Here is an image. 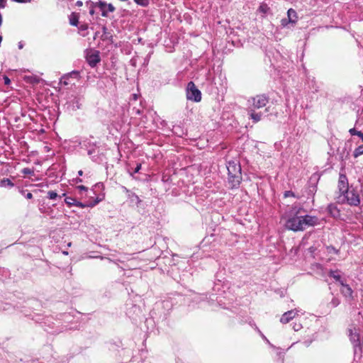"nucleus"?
<instances>
[{"instance_id": "nucleus-53", "label": "nucleus", "mask_w": 363, "mask_h": 363, "mask_svg": "<svg viewBox=\"0 0 363 363\" xmlns=\"http://www.w3.org/2000/svg\"><path fill=\"white\" fill-rule=\"evenodd\" d=\"M77 182H82V180L81 179H77Z\"/></svg>"}, {"instance_id": "nucleus-28", "label": "nucleus", "mask_w": 363, "mask_h": 363, "mask_svg": "<svg viewBox=\"0 0 363 363\" xmlns=\"http://www.w3.org/2000/svg\"><path fill=\"white\" fill-rule=\"evenodd\" d=\"M327 252L328 253H335L336 255H338L339 252H340V250L336 249L335 247L332 246V245H330V246H327Z\"/></svg>"}, {"instance_id": "nucleus-48", "label": "nucleus", "mask_w": 363, "mask_h": 363, "mask_svg": "<svg viewBox=\"0 0 363 363\" xmlns=\"http://www.w3.org/2000/svg\"><path fill=\"white\" fill-rule=\"evenodd\" d=\"M82 4H83V3H82V1H77L76 2V5H77V6H82Z\"/></svg>"}, {"instance_id": "nucleus-47", "label": "nucleus", "mask_w": 363, "mask_h": 363, "mask_svg": "<svg viewBox=\"0 0 363 363\" xmlns=\"http://www.w3.org/2000/svg\"><path fill=\"white\" fill-rule=\"evenodd\" d=\"M122 189L127 194V196L130 194V191L125 186H122Z\"/></svg>"}, {"instance_id": "nucleus-13", "label": "nucleus", "mask_w": 363, "mask_h": 363, "mask_svg": "<svg viewBox=\"0 0 363 363\" xmlns=\"http://www.w3.org/2000/svg\"><path fill=\"white\" fill-rule=\"evenodd\" d=\"M341 272L340 270H330L328 272V275L330 277L334 279L335 281L338 282L340 286L342 285V283H345L346 279L343 277H342L340 274Z\"/></svg>"}, {"instance_id": "nucleus-2", "label": "nucleus", "mask_w": 363, "mask_h": 363, "mask_svg": "<svg viewBox=\"0 0 363 363\" xmlns=\"http://www.w3.org/2000/svg\"><path fill=\"white\" fill-rule=\"evenodd\" d=\"M303 221V216H294L286 220L285 226L293 231L303 230L305 228Z\"/></svg>"}, {"instance_id": "nucleus-19", "label": "nucleus", "mask_w": 363, "mask_h": 363, "mask_svg": "<svg viewBox=\"0 0 363 363\" xmlns=\"http://www.w3.org/2000/svg\"><path fill=\"white\" fill-rule=\"evenodd\" d=\"M69 23L73 26H77L79 23V15L76 13H72L69 16Z\"/></svg>"}, {"instance_id": "nucleus-32", "label": "nucleus", "mask_w": 363, "mask_h": 363, "mask_svg": "<svg viewBox=\"0 0 363 363\" xmlns=\"http://www.w3.org/2000/svg\"><path fill=\"white\" fill-rule=\"evenodd\" d=\"M330 304L332 306V307L335 308L337 307L340 304V300L336 298L333 297L330 303Z\"/></svg>"}, {"instance_id": "nucleus-9", "label": "nucleus", "mask_w": 363, "mask_h": 363, "mask_svg": "<svg viewBox=\"0 0 363 363\" xmlns=\"http://www.w3.org/2000/svg\"><path fill=\"white\" fill-rule=\"evenodd\" d=\"M298 311L296 309L291 310L287 312H285L280 318V322L283 324L288 323L290 322L293 318L296 317V315H298Z\"/></svg>"}, {"instance_id": "nucleus-43", "label": "nucleus", "mask_w": 363, "mask_h": 363, "mask_svg": "<svg viewBox=\"0 0 363 363\" xmlns=\"http://www.w3.org/2000/svg\"><path fill=\"white\" fill-rule=\"evenodd\" d=\"M4 84L6 85H9L11 83L10 79L6 75L4 76Z\"/></svg>"}, {"instance_id": "nucleus-45", "label": "nucleus", "mask_w": 363, "mask_h": 363, "mask_svg": "<svg viewBox=\"0 0 363 363\" xmlns=\"http://www.w3.org/2000/svg\"><path fill=\"white\" fill-rule=\"evenodd\" d=\"M6 0H0V8L3 9L6 6Z\"/></svg>"}, {"instance_id": "nucleus-41", "label": "nucleus", "mask_w": 363, "mask_h": 363, "mask_svg": "<svg viewBox=\"0 0 363 363\" xmlns=\"http://www.w3.org/2000/svg\"><path fill=\"white\" fill-rule=\"evenodd\" d=\"M77 189L78 190H79L80 192L82 191H86L87 189H88L87 187H86V186H84L83 185H80V186H77Z\"/></svg>"}, {"instance_id": "nucleus-26", "label": "nucleus", "mask_w": 363, "mask_h": 363, "mask_svg": "<svg viewBox=\"0 0 363 363\" xmlns=\"http://www.w3.org/2000/svg\"><path fill=\"white\" fill-rule=\"evenodd\" d=\"M134 1L140 6H147L150 4V0H134Z\"/></svg>"}, {"instance_id": "nucleus-46", "label": "nucleus", "mask_w": 363, "mask_h": 363, "mask_svg": "<svg viewBox=\"0 0 363 363\" xmlns=\"http://www.w3.org/2000/svg\"><path fill=\"white\" fill-rule=\"evenodd\" d=\"M95 152H96V151H95V149H94V148H91V149H89V150H88L87 153H88V155H89V156H91V155H92L93 154H94V153H95Z\"/></svg>"}, {"instance_id": "nucleus-8", "label": "nucleus", "mask_w": 363, "mask_h": 363, "mask_svg": "<svg viewBox=\"0 0 363 363\" xmlns=\"http://www.w3.org/2000/svg\"><path fill=\"white\" fill-rule=\"evenodd\" d=\"M338 189L342 194L346 193L350 189L348 187L347 178L345 174H340L338 181Z\"/></svg>"}, {"instance_id": "nucleus-14", "label": "nucleus", "mask_w": 363, "mask_h": 363, "mask_svg": "<svg viewBox=\"0 0 363 363\" xmlns=\"http://www.w3.org/2000/svg\"><path fill=\"white\" fill-rule=\"evenodd\" d=\"M340 292L346 298H352L353 291L346 282L342 283Z\"/></svg>"}, {"instance_id": "nucleus-22", "label": "nucleus", "mask_w": 363, "mask_h": 363, "mask_svg": "<svg viewBox=\"0 0 363 363\" xmlns=\"http://www.w3.org/2000/svg\"><path fill=\"white\" fill-rule=\"evenodd\" d=\"M88 24L87 23H81L79 26V30L81 33L82 36H86L87 35L88 30Z\"/></svg>"}, {"instance_id": "nucleus-18", "label": "nucleus", "mask_w": 363, "mask_h": 363, "mask_svg": "<svg viewBox=\"0 0 363 363\" xmlns=\"http://www.w3.org/2000/svg\"><path fill=\"white\" fill-rule=\"evenodd\" d=\"M96 7H98L101 11V16L103 17H107L108 16V12L106 10V3L103 1H99L95 3L94 4Z\"/></svg>"}, {"instance_id": "nucleus-52", "label": "nucleus", "mask_w": 363, "mask_h": 363, "mask_svg": "<svg viewBox=\"0 0 363 363\" xmlns=\"http://www.w3.org/2000/svg\"><path fill=\"white\" fill-rule=\"evenodd\" d=\"M18 48H19L20 49H21V48H23V45L21 44V43H19V44H18Z\"/></svg>"}, {"instance_id": "nucleus-49", "label": "nucleus", "mask_w": 363, "mask_h": 363, "mask_svg": "<svg viewBox=\"0 0 363 363\" xmlns=\"http://www.w3.org/2000/svg\"><path fill=\"white\" fill-rule=\"evenodd\" d=\"M102 29H103L104 35H106V33H107V28L106 26H104Z\"/></svg>"}, {"instance_id": "nucleus-40", "label": "nucleus", "mask_w": 363, "mask_h": 363, "mask_svg": "<svg viewBox=\"0 0 363 363\" xmlns=\"http://www.w3.org/2000/svg\"><path fill=\"white\" fill-rule=\"evenodd\" d=\"M94 4H95V3H94V2H91V7L89 9V14L91 16H93L94 13V7H96Z\"/></svg>"}, {"instance_id": "nucleus-27", "label": "nucleus", "mask_w": 363, "mask_h": 363, "mask_svg": "<svg viewBox=\"0 0 363 363\" xmlns=\"http://www.w3.org/2000/svg\"><path fill=\"white\" fill-rule=\"evenodd\" d=\"M65 202L68 206H72L74 204L75 199L68 196L65 198Z\"/></svg>"}, {"instance_id": "nucleus-51", "label": "nucleus", "mask_w": 363, "mask_h": 363, "mask_svg": "<svg viewBox=\"0 0 363 363\" xmlns=\"http://www.w3.org/2000/svg\"><path fill=\"white\" fill-rule=\"evenodd\" d=\"M78 175H79V176H82V175H83V171H82V170H79V171L78 172Z\"/></svg>"}, {"instance_id": "nucleus-31", "label": "nucleus", "mask_w": 363, "mask_h": 363, "mask_svg": "<svg viewBox=\"0 0 363 363\" xmlns=\"http://www.w3.org/2000/svg\"><path fill=\"white\" fill-rule=\"evenodd\" d=\"M21 172L24 174H30V175H33L34 174V169H30V168H23L22 170H21Z\"/></svg>"}, {"instance_id": "nucleus-44", "label": "nucleus", "mask_w": 363, "mask_h": 363, "mask_svg": "<svg viewBox=\"0 0 363 363\" xmlns=\"http://www.w3.org/2000/svg\"><path fill=\"white\" fill-rule=\"evenodd\" d=\"M261 335H262V337H263V339L267 341V342L270 345V347H272V348H276L272 344H271L269 342V341L267 339V337L263 334L261 333Z\"/></svg>"}, {"instance_id": "nucleus-34", "label": "nucleus", "mask_w": 363, "mask_h": 363, "mask_svg": "<svg viewBox=\"0 0 363 363\" xmlns=\"http://www.w3.org/2000/svg\"><path fill=\"white\" fill-rule=\"evenodd\" d=\"M133 113L136 115H140L143 113V108L133 107Z\"/></svg>"}, {"instance_id": "nucleus-25", "label": "nucleus", "mask_w": 363, "mask_h": 363, "mask_svg": "<svg viewBox=\"0 0 363 363\" xmlns=\"http://www.w3.org/2000/svg\"><path fill=\"white\" fill-rule=\"evenodd\" d=\"M349 133H350L351 135H357L362 140L363 138V133L356 130L354 128L350 129Z\"/></svg>"}, {"instance_id": "nucleus-20", "label": "nucleus", "mask_w": 363, "mask_h": 363, "mask_svg": "<svg viewBox=\"0 0 363 363\" xmlns=\"http://www.w3.org/2000/svg\"><path fill=\"white\" fill-rule=\"evenodd\" d=\"M257 11L259 13L266 15L269 12L270 8L268 6V5L267 4L262 3L259 5Z\"/></svg>"}, {"instance_id": "nucleus-15", "label": "nucleus", "mask_w": 363, "mask_h": 363, "mask_svg": "<svg viewBox=\"0 0 363 363\" xmlns=\"http://www.w3.org/2000/svg\"><path fill=\"white\" fill-rule=\"evenodd\" d=\"M328 213L334 218H339L340 217V211L337 208V205L335 203H330L328 205Z\"/></svg>"}, {"instance_id": "nucleus-4", "label": "nucleus", "mask_w": 363, "mask_h": 363, "mask_svg": "<svg viewBox=\"0 0 363 363\" xmlns=\"http://www.w3.org/2000/svg\"><path fill=\"white\" fill-rule=\"evenodd\" d=\"M186 98L195 102L201 100V92L196 87L193 82H189L186 86Z\"/></svg>"}, {"instance_id": "nucleus-35", "label": "nucleus", "mask_w": 363, "mask_h": 363, "mask_svg": "<svg viewBox=\"0 0 363 363\" xmlns=\"http://www.w3.org/2000/svg\"><path fill=\"white\" fill-rule=\"evenodd\" d=\"M141 169V164H138L136 167L135 168L134 171L133 172H130V175L131 177H133V174L135 173L139 172V171Z\"/></svg>"}, {"instance_id": "nucleus-16", "label": "nucleus", "mask_w": 363, "mask_h": 363, "mask_svg": "<svg viewBox=\"0 0 363 363\" xmlns=\"http://www.w3.org/2000/svg\"><path fill=\"white\" fill-rule=\"evenodd\" d=\"M288 21L291 22V26H294L298 21V15L296 11L293 9H289L287 11Z\"/></svg>"}, {"instance_id": "nucleus-38", "label": "nucleus", "mask_w": 363, "mask_h": 363, "mask_svg": "<svg viewBox=\"0 0 363 363\" xmlns=\"http://www.w3.org/2000/svg\"><path fill=\"white\" fill-rule=\"evenodd\" d=\"M22 194L28 199H31L33 198V194L30 192H27L26 194L25 191H21Z\"/></svg>"}, {"instance_id": "nucleus-33", "label": "nucleus", "mask_w": 363, "mask_h": 363, "mask_svg": "<svg viewBox=\"0 0 363 363\" xmlns=\"http://www.w3.org/2000/svg\"><path fill=\"white\" fill-rule=\"evenodd\" d=\"M128 198H130L132 201H133L134 199H135L137 201V202H140V200L139 199V197L133 192H130V194L128 195Z\"/></svg>"}, {"instance_id": "nucleus-23", "label": "nucleus", "mask_w": 363, "mask_h": 363, "mask_svg": "<svg viewBox=\"0 0 363 363\" xmlns=\"http://www.w3.org/2000/svg\"><path fill=\"white\" fill-rule=\"evenodd\" d=\"M13 183L9 179H4L0 182V186L2 187H13Z\"/></svg>"}, {"instance_id": "nucleus-36", "label": "nucleus", "mask_w": 363, "mask_h": 363, "mask_svg": "<svg viewBox=\"0 0 363 363\" xmlns=\"http://www.w3.org/2000/svg\"><path fill=\"white\" fill-rule=\"evenodd\" d=\"M107 12H113L116 10V8L113 6L112 4H106Z\"/></svg>"}, {"instance_id": "nucleus-12", "label": "nucleus", "mask_w": 363, "mask_h": 363, "mask_svg": "<svg viewBox=\"0 0 363 363\" xmlns=\"http://www.w3.org/2000/svg\"><path fill=\"white\" fill-rule=\"evenodd\" d=\"M23 79L26 83L31 84L33 85L38 84L43 79L39 76L35 75L32 73L24 74Z\"/></svg>"}, {"instance_id": "nucleus-54", "label": "nucleus", "mask_w": 363, "mask_h": 363, "mask_svg": "<svg viewBox=\"0 0 363 363\" xmlns=\"http://www.w3.org/2000/svg\"><path fill=\"white\" fill-rule=\"evenodd\" d=\"M269 108H266L265 111H268Z\"/></svg>"}, {"instance_id": "nucleus-6", "label": "nucleus", "mask_w": 363, "mask_h": 363, "mask_svg": "<svg viewBox=\"0 0 363 363\" xmlns=\"http://www.w3.org/2000/svg\"><path fill=\"white\" fill-rule=\"evenodd\" d=\"M88 64L94 67L96 65L97 62L100 61L99 52L98 50H91L87 52L86 56Z\"/></svg>"}, {"instance_id": "nucleus-39", "label": "nucleus", "mask_w": 363, "mask_h": 363, "mask_svg": "<svg viewBox=\"0 0 363 363\" xmlns=\"http://www.w3.org/2000/svg\"><path fill=\"white\" fill-rule=\"evenodd\" d=\"M294 197L295 196V194L293 191H286L284 192V197L285 198H287V197Z\"/></svg>"}, {"instance_id": "nucleus-24", "label": "nucleus", "mask_w": 363, "mask_h": 363, "mask_svg": "<svg viewBox=\"0 0 363 363\" xmlns=\"http://www.w3.org/2000/svg\"><path fill=\"white\" fill-rule=\"evenodd\" d=\"M362 155H363V145H359V147L355 148V150L353 152V156L355 158L358 157L359 156H360Z\"/></svg>"}, {"instance_id": "nucleus-30", "label": "nucleus", "mask_w": 363, "mask_h": 363, "mask_svg": "<svg viewBox=\"0 0 363 363\" xmlns=\"http://www.w3.org/2000/svg\"><path fill=\"white\" fill-rule=\"evenodd\" d=\"M48 197L51 200H55L58 197V195L56 192L50 191L48 192Z\"/></svg>"}, {"instance_id": "nucleus-11", "label": "nucleus", "mask_w": 363, "mask_h": 363, "mask_svg": "<svg viewBox=\"0 0 363 363\" xmlns=\"http://www.w3.org/2000/svg\"><path fill=\"white\" fill-rule=\"evenodd\" d=\"M349 337L354 347H359L360 345L359 335L355 328L349 329Z\"/></svg>"}, {"instance_id": "nucleus-17", "label": "nucleus", "mask_w": 363, "mask_h": 363, "mask_svg": "<svg viewBox=\"0 0 363 363\" xmlns=\"http://www.w3.org/2000/svg\"><path fill=\"white\" fill-rule=\"evenodd\" d=\"M248 113L250 115V118L253 121L254 123H257L261 121L262 118V113L256 112V109L248 108Z\"/></svg>"}, {"instance_id": "nucleus-5", "label": "nucleus", "mask_w": 363, "mask_h": 363, "mask_svg": "<svg viewBox=\"0 0 363 363\" xmlns=\"http://www.w3.org/2000/svg\"><path fill=\"white\" fill-rule=\"evenodd\" d=\"M343 195L347 203L350 206H357L360 203L359 194L354 189H349Z\"/></svg>"}, {"instance_id": "nucleus-37", "label": "nucleus", "mask_w": 363, "mask_h": 363, "mask_svg": "<svg viewBox=\"0 0 363 363\" xmlns=\"http://www.w3.org/2000/svg\"><path fill=\"white\" fill-rule=\"evenodd\" d=\"M138 96H139V95L137 94H133L131 95L130 101L129 103L130 106H131L133 104L132 101H136L138 100Z\"/></svg>"}, {"instance_id": "nucleus-1", "label": "nucleus", "mask_w": 363, "mask_h": 363, "mask_svg": "<svg viewBox=\"0 0 363 363\" xmlns=\"http://www.w3.org/2000/svg\"><path fill=\"white\" fill-rule=\"evenodd\" d=\"M228 182L232 189L237 188L242 181L241 166L238 161H229L227 163Z\"/></svg>"}, {"instance_id": "nucleus-3", "label": "nucleus", "mask_w": 363, "mask_h": 363, "mask_svg": "<svg viewBox=\"0 0 363 363\" xmlns=\"http://www.w3.org/2000/svg\"><path fill=\"white\" fill-rule=\"evenodd\" d=\"M269 97L265 94H259L248 99V108L259 109L264 107L269 102Z\"/></svg>"}, {"instance_id": "nucleus-21", "label": "nucleus", "mask_w": 363, "mask_h": 363, "mask_svg": "<svg viewBox=\"0 0 363 363\" xmlns=\"http://www.w3.org/2000/svg\"><path fill=\"white\" fill-rule=\"evenodd\" d=\"M99 202V199H96L94 203H89V204H86V203H83L82 202H79V201H77L76 199H75V202H74V206H78L81 208H86V207H89V206H95L96 204H97Z\"/></svg>"}, {"instance_id": "nucleus-7", "label": "nucleus", "mask_w": 363, "mask_h": 363, "mask_svg": "<svg viewBox=\"0 0 363 363\" xmlns=\"http://www.w3.org/2000/svg\"><path fill=\"white\" fill-rule=\"evenodd\" d=\"M79 72L76 69H73L71 72L64 75L61 79L60 82L63 83L66 85L69 84H72L71 79H79Z\"/></svg>"}, {"instance_id": "nucleus-10", "label": "nucleus", "mask_w": 363, "mask_h": 363, "mask_svg": "<svg viewBox=\"0 0 363 363\" xmlns=\"http://www.w3.org/2000/svg\"><path fill=\"white\" fill-rule=\"evenodd\" d=\"M303 220L305 228L308 226H315L319 224V220L316 216L309 215L303 216Z\"/></svg>"}, {"instance_id": "nucleus-42", "label": "nucleus", "mask_w": 363, "mask_h": 363, "mask_svg": "<svg viewBox=\"0 0 363 363\" xmlns=\"http://www.w3.org/2000/svg\"><path fill=\"white\" fill-rule=\"evenodd\" d=\"M301 324L294 323L293 328L295 331H298L301 328Z\"/></svg>"}, {"instance_id": "nucleus-29", "label": "nucleus", "mask_w": 363, "mask_h": 363, "mask_svg": "<svg viewBox=\"0 0 363 363\" xmlns=\"http://www.w3.org/2000/svg\"><path fill=\"white\" fill-rule=\"evenodd\" d=\"M290 25L291 26V23L288 21L287 18H284L281 20V26L282 28H289Z\"/></svg>"}, {"instance_id": "nucleus-50", "label": "nucleus", "mask_w": 363, "mask_h": 363, "mask_svg": "<svg viewBox=\"0 0 363 363\" xmlns=\"http://www.w3.org/2000/svg\"><path fill=\"white\" fill-rule=\"evenodd\" d=\"M38 186L43 187V186H48V184H44L43 183L37 184Z\"/></svg>"}]
</instances>
